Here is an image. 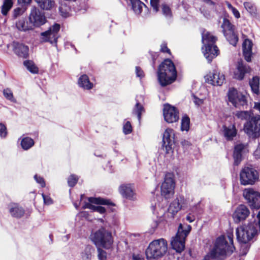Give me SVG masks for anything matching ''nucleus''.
<instances>
[{"instance_id":"obj_1","label":"nucleus","mask_w":260,"mask_h":260,"mask_svg":"<svg viewBox=\"0 0 260 260\" xmlns=\"http://www.w3.org/2000/svg\"><path fill=\"white\" fill-rule=\"evenodd\" d=\"M233 237L232 234L228 236L229 243L226 240L224 236H221L217 238L213 248L204 257L203 260L225 258L227 256L231 255L235 249L233 245Z\"/></svg>"},{"instance_id":"obj_2","label":"nucleus","mask_w":260,"mask_h":260,"mask_svg":"<svg viewBox=\"0 0 260 260\" xmlns=\"http://www.w3.org/2000/svg\"><path fill=\"white\" fill-rule=\"evenodd\" d=\"M158 83L166 87L174 83L177 79V71L173 61L166 58L159 65L156 72Z\"/></svg>"},{"instance_id":"obj_3","label":"nucleus","mask_w":260,"mask_h":260,"mask_svg":"<svg viewBox=\"0 0 260 260\" xmlns=\"http://www.w3.org/2000/svg\"><path fill=\"white\" fill-rule=\"evenodd\" d=\"M257 220L250 221L236 229L237 239L239 243H248L255 236L260 234V211L257 215Z\"/></svg>"},{"instance_id":"obj_4","label":"nucleus","mask_w":260,"mask_h":260,"mask_svg":"<svg viewBox=\"0 0 260 260\" xmlns=\"http://www.w3.org/2000/svg\"><path fill=\"white\" fill-rule=\"evenodd\" d=\"M168 249L167 241L164 238L154 240L150 243L146 250L147 259H157L164 256Z\"/></svg>"},{"instance_id":"obj_5","label":"nucleus","mask_w":260,"mask_h":260,"mask_svg":"<svg viewBox=\"0 0 260 260\" xmlns=\"http://www.w3.org/2000/svg\"><path fill=\"white\" fill-rule=\"evenodd\" d=\"M191 229L190 225H183L181 223L179 225L177 233L171 242L172 248L176 252L180 253L184 249L185 239Z\"/></svg>"},{"instance_id":"obj_6","label":"nucleus","mask_w":260,"mask_h":260,"mask_svg":"<svg viewBox=\"0 0 260 260\" xmlns=\"http://www.w3.org/2000/svg\"><path fill=\"white\" fill-rule=\"evenodd\" d=\"M93 241L95 245L107 249L110 248L113 242L111 233L104 228H100L94 233Z\"/></svg>"},{"instance_id":"obj_7","label":"nucleus","mask_w":260,"mask_h":260,"mask_svg":"<svg viewBox=\"0 0 260 260\" xmlns=\"http://www.w3.org/2000/svg\"><path fill=\"white\" fill-rule=\"evenodd\" d=\"M258 178V172L251 167H245L240 171V182L241 185H253Z\"/></svg>"},{"instance_id":"obj_8","label":"nucleus","mask_w":260,"mask_h":260,"mask_svg":"<svg viewBox=\"0 0 260 260\" xmlns=\"http://www.w3.org/2000/svg\"><path fill=\"white\" fill-rule=\"evenodd\" d=\"M60 29V24L56 23H54L47 30L41 33V42H49L56 46L58 39L59 37V31Z\"/></svg>"},{"instance_id":"obj_9","label":"nucleus","mask_w":260,"mask_h":260,"mask_svg":"<svg viewBox=\"0 0 260 260\" xmlns=\"http://www.w3.org/2000/svg\"><path fill=\"white\" fill-rule=\"evenodd\" d=\"M175 181L173 175L171 173L166 174L164 181L161 186V195L166 199L171 198L174 193Z\"/></svg>"},{"instance_id":"obj_10","label":"nucleus","mask_w":260,"mask_h":260,"mask_svg":"<svg viewBox=\"0 0 260 260\" xmlns=\"http://www.w3.org/2000/svg\"><path fill=\"white\" fill-rule=\"evenodd\" d=\"M244 130L250 137L255 138L260 136V115L251 118L244 124Z\"/></svg>"},{"instance_id":"obj_11","label":"nucleus","mask_w":260,"mask_h":260,"mask_svg":"<svg viewBox=\"0 0 260 260\" xmlns=\"http://www.w3.org/2000/svg\"><path fill=\"white\" fill-rule=\"evenodd\" d=\"M89 203H86L83 207V209H90L93 211L97 212L101 214H104L106 212L105 207L100 206L93 205L92 204L97 205H112V203L108 200H106L101 198H88Z\"/></svg>"},{"instance_id":"obj_12","label":"nucleus","mask_w":260,"mask_h":260,"mask_svg":"<svg viewBox=\"0 0 260 260\" xmlns=\"http://www.w3.org/2000/svg\"><path fill=\"white\" fill-rule=\"evenodd\" d=\"M29 21L34 28L44 25L47 22V19L43 12L38 8L34 7L29 14Z\"/></svg>"},{"instance_id":"obj_13","label":"nucleus","mask_w":260,"mask_h":260,"mask_svg":"<svg viewBox=\"0 0 260 260\" xmlns=\"http://www.w3.org/2000/svg\"><path fill=\"white\" fill-rule=\"evenodd\" d=\"M243 197L249 205L253 208L260 207V193L252 188H246L243 190Z\"/></svg>"},{"instance_id":"obj_14","label":"nucleus","mask_w":260,"mask_h":260,"mask_svg":"<svg viewBox=\"0 0 260 260\" xmlns=\"http://www.w3.org/2000/svg\"><path fill=\"white\" fill-rule=\"evenodd\" d=\"M228 99L236 108H241L246 105L247 101L244 95L239 92L234 88H230L228 91Z\"/></svg>"},{"instance_id":"obj_15","label":"nucleus","mask_w":260,"mask_h":260,"mask_svg":"<svg viewBox=\"0 0 260 260\" xmlns=\"http://www.w3.org/2000/svg\"><path fill=\"white\" fill-rule=\"evenodd\" d=\"M251 68L241 59L239 60L236 64V69L234 72L233 78L236 80H242L246 74L250 73Z\"/></svg>"},{"instance_id":"obj_16","label":"nucleus","mask_w":260,"mask_h":260,"mask_svg":"<svg viewBox=\"0 0 260 260\" xmlns=\"http://www.w3.org/2000/svg\"><path fill=\"white\" fill-rule=\"evenodd\" d=\"M174 144V133L171 128H167L163 134L162 147L167 153L172 152V146Z\"/></svg>"},{"instance_id":"obj_17","label":"nucleus","mask_w":260,"mask_h":260,"mask_svg":"<svg viewBox=\"0 0 260 260\" xmlns=\"http://www.w3.org/2000/svg\"><path fill=\"white\" fill-rule=\"evenodd\" d=\"M187 201L183 196L177 197L170 204L168 208V213L171 214V217L174 215L182 208L187 206Z\"/></svg>"},{"instance_id":"obj_18","label":"nucleus","mask_w":260,"mask_h":260,"mask_svg":"<svg viewBox=\"0 0 260 260\" xmlns=\"http://www.w3.org/2000/svg\"><path fill=\"white\" fill-rule=\"evenodd\" d=\"M225 81V76L216 70L209 72L206 76V81L214 86H221Z\"/></svg>"},{"instance_id":"obj_19","label":"nucleus","mask_w":260,"mask_h":260,"mask_svg":"<svg viewBox=\"0 0 260 260\" xmlns=\"http://www.w3.org/2000/svg\"><path fill=\"white\" fill-rule=\"evenodd\" d=\"M250 211L248 208L244 205H239L233 214V218L235 223H238L246 219L249 216Z\"/></svg>"},{"instance_id":"obj_20","label":"nucleus","mask_w":260,"mask_h":260,"mask_svg":"<svg viewBox=\"0 0 260 260\" xmlns=\"http://www.w3.org/2000/svg\"><path fill=\"white\" fill-rule=\"evenodd\" d=\"M202 49L204 55L209 63H211L220 53V50L216 45L204 46Z\"/></svg>"},{"instance_id":"obj_21","label":"nucleus","mask_w":260,"mask_h":260,"mask_svg":"<svg viewBox=\"0 0 260 260\" xmlns=\"http://www.w3.org/2000/svg\"><path fill=\"white\" fill-rule=\"evenodd\" d=\"M120 194L126 199L134 200L136 199L134 186L131 184H123L119 187Z\"/></svg>"},{"instance_id":"obj_22","label":"nucleus","mask_w":260,"mask_h":260,"mask_svg":"<svg viewBox=\"0 0 260 260\" xmlns=\"http://www.w3.org/2000/svg\"><path fill=\"white\" fill-rule=\"evenodd\" d=\"M13 51L19 57L26 58L28 56L29 48L23 44L14 42Z\"/></svg>"},{"instance_id":"obj_23","label":"nucleus","mask_w":260,"mask_h":260,"mask_svg":"<svg viewBox=\"0 0 260 260\" xmlns=\"http://www.w3.org/2000/svg\"><path fill=\"white\" fill-rule=\"evenodd\" d=\"M252 46V41L248 39H245L242 44L243 56L247 62L251 61Z\"/></svg>"},{"instance_id":"obj_24","label":"nucleus","mask_w":260,"mask_h":260,"mask_svg":"<svg viewBox=\"0 0 260 260\" xmlns=\"http://www.w3.org/2000/svg\"><path fill=\"white\" fill-rule=\"evenodd\" d=\"M217 41V37L213 36L209 31L204 29L202 33V42L204 46L215 45Z\"/></svg>"},{"instance_id":"obj_25","label":"nucleus","mask_w":260,"mask_h":260,"mask_svg":"<svg viewBox=\"0 0 260 260\" xmlns=\"http://www.w3.org/2000/svg\"><path fill=\"white\" fill-rule=\"evenodd\" d=\"M8 209L10 214L14 217L20 218L24 214V209L16 203H10L8 205Z\"/></svg>"},{"instance_id":"obj_26","label":"nucleus","mask_w":260,"mask_h":260,"mask_svg":"<svg viewBox=\"0 0 260 260\" xmlns=\"http://www.w3.org/2000/svg\"><path fill=\"white\" fill-rule=\"evenodd\" d=\"M38 7L44 11H50L56 7L54 0H34Z\"/></svg>"},{"instance_id":"obj_27","label":"nucleus","mask_w":260,"mask_h":260,"mask_svg":"<svg viewBox=\"0 0 260 260\" xmlns=\"http://www.w3.org/2000/svg\"><path fill=\"white\" fill-rule=\"evenodd\" d=\"M245 146L243 144H239L235 146L233 154L234 165L238 166L242 160V153Z\"/></svg>"},{"instance_id":"obj_28","label":"nucleus","mask_w":260,"mask_h":260,"mask_svg":"<svg viewBox=\"0 0 260 260\" xmlns=\"http://www.w3.org/2000/svg\"><path fill=\"white\" fill-rule=\"evenodd\" d=\"M128 6L136 14H140L143 10V6L146 5L140 0H124Z\"/></svg>"},{"instance_id":"obj_29","label":"nucleus","mask_w":260,"mask_h":260,"mask_svg":"<svg viewBox=\"0 0 260 260\" xmlns=\"http://www.w3.org/2000/svg\"><path fill=\"white\" fill-rule=\"evenodd\" d=\"M30 21L28 22L26 18H22L16 22V28L20 31H27L34 29L33 26L30 24Z\"/></svg>"},{"instance_id":"obj_30","label":"nucleus","mask_w":260,"mask_h":260,"mask_svg":"<svg viewBox=\"0 0 260 260\" xmlns=\"http://www.w3.org/2000/svg\"><path fill=\"white\" fill-rule=\"evenodd\" d=\"M78 84L80 87L87 90H90L93 87V83H91L88 76L86 74L81 75L78 79Z\"/></svg>"},{"instance_id":"obj_31","label":"nucleus","mask_w":260,"mask_h":260,"mask_svg":"<svg viewBox=\"0 0 260 260\" xmlns=\"http://www.w3.org/2000/svg\"><path fill=\"white\" fill-rule=\"evenodd\" d=\"M224 136L226 140H231L237 135V131L234 125L229 126H223Z\"/></svg>"},{"instance_id":"obj_32","label":"nucleus","mask_w":260,"mask_h":260,"mask_svg":"<svg viewBox=\"0 0 260 260\" xmlns=\"http://www.w3.org/2000/svg\"><path fill=\"white\" fill-rule=\"evenodd\" d=\"M223 35L226 40L230 44L234 46H236L239 40V38L237 33L235 31V30L224 33Z\"/></svg>"},{"instance_id":"obj_33","label":"nucleus","mask_w":260,"mask_h":260,"mask_svg":"<svg viewBox=\"0 0 260 260\" xmlns=\"http://www.w3.org/2000/svg\"><path fill=\"white\" fill-rule=\"evenodd\" d=\"M14 0H4L1 7V13L3 16H7L13 7Z\"/></svg>"},{"instance_id":"obj_34","label":"nucleus","mask_w":260,"mask_h":260,"mask_svg":"<svg viewBox=\"0 0 260 260\" xmlns=\"http://www.w3.org/2000/svg\"><path fill=\"white\" fill-rule=\"evenodd\" d=\"M249 85L252 92L256 94L259 93V78L256 76L249 81Z\"/></svg>"},{"instance_id":"obj_35","label":"nucleus","mask_w":260,"mask_h":260,"mask_svg":"<svg viewBox=\"0 0 260 260\" xmlns=\"http://www.w3.org/2000/svg\"><path fill=\"white\" fill-rule=\"evenodd\" d=\"M221 27L222 28L223 34L235 30V25H233L230 22V21L226 18H224L223 19Z\"/></svg>"},{"instance_id":"obj_36","label":"nucleus","mask_w":260,"mask_h":260,"mask_svg":"<svg viewBox=\"0 0 260 260\" xmlns=\"http://www.w3.org/2000/svg\"><path fill=\"white\" fill-rule=\"evenodd\" d=\"M34 141L29 137H25L21 141V145L24 150H28L34 145Z\"/></svg>"},{"instance_id":"obj_37","label":"nucleus","mask_w":260,"mask_h":260,"mask_svg":"<svg viewBox=\"0 0 260 260\" xmlns=\"http://www.w3.org/2000/svg\"><path fill=\"white\" fill-rule=\"evenodd\" d=\"M23 64L27 70L33 74H37L39 72L38 68L32 60H26L23 62Z\"/></svg>"},{"instance_id":"obj_38","label":"nucleus","mask_w":260,"mask_h":260,"mask_svg":"<svg viewBox=\"0 0 260 260\" xmlns=\"http://www.w3.org/2000/svg\"><path fill=\"white\" fill-rule=\"evenodd\" d=\"M178 109L171 105L166 103L164 105L163 114H179Z\"/></svg>"},{"instance_id":"obj_39","label":"nucleus","mask_w":260,"mask_h":260,"mask_svg":"<svg viewBox=\"0 0 260 260\" xmlns=\"http://www.w3.org/2000/svg\"><path fill=\"white\" fill-rule=\"evenodd\" d=\"M92 247L90 245H87L83 251L81 253L82 260H90L91 256Z\"/></svg>"},{"instance_id":"obj_40","label":"nucleus","mask_w":260,"mask_h":260,"mask_svg":"<svg viewBox=\"0 0 260 260\" xmlns=\"http://www.w3.org/2000/svg\"><path fill=\"white\" fill-rule=\"evenodd\" d=\"M245 9L251 14L255 15L256 14L257 9L255 5L250 2H245L243 4Z\"/></svg>"},{"instance_id":"obj_41","label":"nucleus","mask_w":260,"mask_h":260,"mask_svg":"<svg viewBox=\"0 0 260 260\" xmlns=\"http://www.w3.org/2000/svg\"><path fill=\"white\" fill-rule=\"evenodd\" d=\"M136 103L133 109L134 114H142L145 112L143 104L140 102L137 98L136 99Z\"/></svg>"},{"instance_id":"obj_42","label":"nucleus","mask_w":260,"mask_h":260,"mask_svg":"<svg viewBox=\"0 0 260 260\" xmlns=\"http://www.w3.org/2000/svg\"><path fill=\"white\" fill-rule=\"evenodd\" d=\"M3 95L7 100L13 103H16V100L14 97L12 91L10 88H7L4 89Z\"/></svg>"},{"instance_id":"obj_43","label":"nucleus","mask_w":260,"mask_h":260,"mask_svg":"<svg viewBox=\"0 0 260 260\" xmlns=\"http://www.w3.org/2000/svg\"><path fill=\"white\" fill-rule=\"evenodd\" d=\"M190 119L187 116H183L181 120V130L188 131L189 129Z\"/></svg>"},{"instance_id":"obj_44","label":"nucleus","mask_w":260,"mask_h":260,"mask_svg":"<svg viewBox=\"0 0 260 260\" xmlns=\"http://www.w3.org/2000/svg\"><path fill=\"white\" fill-rule=\"evenodd\" d=\"M165 121L170 123L175 122L179 119V115H163Z\"/></svg>"},{"instance_id":"obj_45","label":"nucleus","mask_w":260,"mask_h":260,"mask_svg":"<svg viewBox=\"0 0 260 260\" xmlns=\"http://www.w3.org/2000/svg\"><path fill=\"white\" fill-rule=\"evenodd\" d=\"M161 10L162 14L167 17L172 16V11L170 7L165 3L161 5Z\"/></svg>"},{"instance_id":"obj_46","label":"nucleus","mask_w":260,"mask_h":260,"mask_svg":"<svg viewBox=\"0 0 260 260\" xmlns=\"http://www.w3.org/2000/svg\"><path fill=\"white\" fill-rule=\"evenodd\" d=\"M241 243V248H240V254L241 255H244L246 254V253H247V252L249 249L250 245L248 244V243Z\"/></svg>"},{"instance_id":"obj_47","label":"nucleus","mask_w":260,"mask_h":260,"mask_svg":"<svg viewBox=\"0 0 260 260\" xmlns=\"http://www.w3.org/2000/svg\"><path fill=\"white\" fill-rule=\"evenodd\" d=\"M132 131V127L130 122L126 121L123 125V132L125 135L130 134Z\"/></svg>"},{"instance_id":"obj_48","label":"nucleus","mask_w":260,"mask_h":260,"mask_svg":"<svg viewBox=\"0 0 260 260\" xmlns=\"http://www.w3.org/2000/svg\"><path fill=\"white\" fill-rule=\"evenodd\" d=\"M150 3L151 6L153 8V11L155 13L158 12L159 10V0H150Z\"/></svg>"},{"instance_id":"obj_49","label":"nucleus","mask_w":260,"mask_h":260,"mask_svg":"<svg viewBox=\"0 0 260 260\" xmlns=\"http://www.w3.org/2000/svg\"><path fill=\"white\" fill-rule=\"evenodd\" d=\"M78 178L77 176L72 175L68 179V184L71 187H73L75 185L78 181Z\"/></svg>"},{"instance_id":"obj_50","label":"nucleus","mask_w":260,"mask_h":260,"mask_svg":"<svg viewBox=\"0 0 260 260\" xmlns=\"http://www.w3.org/2000/svg\"><path fill=\"white\" fill-rule=\"evenodd\" d=\"M24 11L21 8L17 7L14 9L13 11V18L16 19L23 13Z\"/></svg>"},{"instance_id":"obj_51","label":"nucleus","mask_w":260,"mask_h":260,"mask_svg":"<svg viewBox=\"0 0 260 260\" xmlns=\"http://www.w3.org/2000/svg\"><path fill=\"white\" fill-rule=\"evenodd\" d=\"M98 258L99 260H106L107 258V252L101 249V248H98Z\"/></svg>"},{"instance_id":"obj_52","label":"nucleus","mask_w":260,"mask_h":260,"mask_svg":"<svg viewBox=\"0 0 260 260\" xmlns=\"http://www.w3.org/2000/svg\"><path fill=\"white\" fill-rule=\"evenodd\" d=\"M160 51L162 53H167L171 55V50L168 48L167 43L166 42H164L161 44Z\"/></svg>"},{"instance_id":"obj_53","label":"nucleus","mask_w":260,"mask_h":260,"mask_svg":"<svg viewBox=\"0 0 260 260\" xmlns=\"http://www.w3.org/2000/svg\"><path fill=\"white\" fill-rule=\"evenodd\" d=\"M34 179L36 181V182L40 184L41 187H44L45 186V181L42 177L38 176V175H35L34 176Z\"/></svg>"},{"instance_id":"obj_54","label":"nucleus","mask_w":260,"mask_h":260,"mask_svg":"<svg viewBox=\"0 0 260 260\" xmlns=\"http://www.w3.org/2000/svg\"><path fill=\"white\" fill-rule=\"evenodd\" d=\"M7 134V132L6 126L2 123H0V137L1 138H5Z\"/></svg>"},{"instance_id":"obj_55","label":"nucleus","mask_w":260,"mask_h":260,"mask_svg":"<svg viewBox=\"0 0 260 260\" xmlns=\"http://www.w3.org/2000/svg\"><path fill=\"white\" fill-rule=\"evenodd\" d=\"M136 73L137 77L142 79L145 76V74L141 67L139 66L136 67Z\"/></svg>"},{"instance_id":"obj_56","label":"nucleus","mask_w":260,"mask_h":260,"mask_svg":"<svg viewBox=\"0 0 260 260\" xmlns=\"http://www.w3.org/2000/svg\"><path fill=\"white\" fill-rule=\"evenodd\" d=\"M193 102L195 104V105H197L198 106H199L203 104V103H204L203 99H199L195 95H193Z\"/></svg>"},{"instance_id":"obj_57","label":"nucleus","mask_w":260,"mask_h":260,"mask_svg":"<svg viewBox=\"0 0 260 260\" xmlns=\"http://www.w3.org/2000/svg\"><path fill=\"white\" fill-rule=\"evenodd\" d=\"M42 197L43 198L44 202L45 204L50 205L52 203V201L50 197L45 196L43 193Z\"/></svg>"},{"instance_id":"obj_58","label":"nucleus","mask_w":260,"mask_h":260,"mask_svg":"<svg viewBox=\"0 0 260 260\" xmlns=\"http://www.w3.org/2000/svg\"><path fill=\"white\" fill-rule=\"evenodd\" d=\"M254 155L256 158H260V142H258V146L254 152Z\"/></svg>"},{"instance_id":"obj_59","label":"nucleus","mask_w":260,"mask_h":260,"mask_svg":"<svg viewBox=\"0 0 260 260\" xmlns=\"http://www.w3.org/2000/svg\"><path fill=\"white\" fill-rule=\"evenodd\" d=\"M186 219L189 222H192L194 221V220L196 219V217L194 215H193L191 213H189L187 215Z\"/></svg>"},{"instance_id":"obj_60","label":"nucleus","mask_w":260,"mask_h":260,"mask_svg":"<svg viewBox=\"0 0 260 260\" xmlns=\"http://www.w3.org/2000/svg\"><path fill=\"white\" fill-rule=\"evenodd\" d=\"M232 12L236 18H239L240 17V14L238 10L236 8H234L232 10Z\"/></svg>"},{"instance_id":"obj_61","label":"nucleus","mask_w":260,"mask_h":260,"mask_svg":"<svg viewBox=\"0 0 260 260\" xmlns=\"http://www.w3.org/2000/svg\"><path fill=\"white\" fill-rule=\"evenodd\" d=\"M133 260H144V258L143 255L141 254H134L133 255Z\"/></svg>"},{"instance_id":"obj_62","label":"nucleus","mask_w":260,"mask_h":260,"mask_svg":"<svg viewBox=\"0 0 260 260\" xmlns=\"http://www.w3.org/2000/svg\"><path fill=\"white\" fill-rule=\"evenodd\" d=\"M19 4L28 5L31 3L32 0H17Z\"/></svg>"},{"instance_id":"obj_63","label":"nucleus","mask_w":260,"mask_h":260,"mask_svg":"<svg viewBox=\"0 0 260 260\" xmlns=\"http://www.w3.org/2000/svg\"><path fill=\"white\" fill-rule=\"evenodd\" d=\"M254 108L260 112V101L259 102H255Z\"/></svg>"},{"instance_id":"obj_64","label":"nucleus","mask_w":260,"mask_h":260,"mask_svg":"<svg viewBox=\"0 0 260 260\" xmlns=\"http://www.w3.org/2000/svg\"><path fill=\"white\" fill-rule=\"evenodd\" d=\"M225 4L228 8V9L230 10H232L234 7L232 5V4L228 2V1H226L225 2Z\"/></svg>"}]
</instances>
